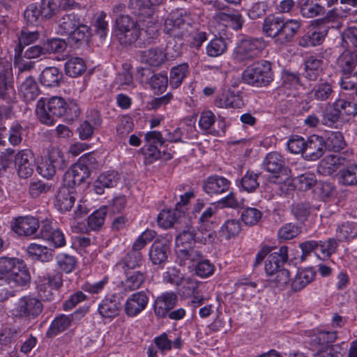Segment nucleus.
<instances>
[{
    "label": "nucleus",
    "mask_w": 357,
    "mask_h": 357,
    "mask_svg": "<svg viewBox=\"0 0 357 357\" xmlns=\"http://www.w3.org/2000/svg\"><path fill=\"white\" fill-rule=\"evenodd\" d=\"M36 111L40 121L47 126L53 125L57 117L66 116L73 120L79 114V108L75 102H67L59 96L49 99L41 98L37 102Z\"/></svg>",
    "instance_id": "nucleus-1"
},
{
    "label": "nucleus",
    "mask_w": 357,
    "mask_h": 357,
    "mask_svg": "<svg viewBox=\"0 0 357 357\" xmlns=\"http://www.w3.org/2000/svg\"><path fill=\"white\" fill-rule=\"evenodd\" d=\"M30 280L29 272L22 260L16 257H0V286H24Z\"/></svg>",
    "instance_id": "nucleus-2"
},
{
    "label": "nucleus",
    "mask_w": 357,
    "mask_h": 357,
    "mask_svg": "<svg viewBox=\"0 0 357 357\" xmlns=\"http://www.w3.org/2000/svg\"><path fill=\"white\" fill-rule=\"evenodd\" d=\"M71 6L70 0H42L40 3H30L24 12L27 24H37L42 19H50L60 10Z\"/></svg>",
    "instance_id": "nucleus-3"
},
{
    "label": "nucleus",
    "mask_w": 357,
    "mask_h": 357,
    "mask_svg": "<svg viewBox=\"0 0 357 357\" xmlns=\"http://www.w3.org/2000/svg\"><path fill=\"white\" fill-rule=\"evenodd\" d=\"M241 77L243 82L250 86H266L273 81L271 63L267 61L255 62L243 71Z\"/></svg>",
    "instance_id": "nucleus-4"
},
{
    "label": "nucleus",
    "mask_w": 357,
    "mask_h": 357,
    "mask_svg": "<svg viewBox=\"0 0 357 357\" xmlns=\"http://www.w3.org/2000/svg\"><path fill=\"white\" fill-rule=\"evenodd\" d=\"M190 24V14L184 9H176L166 19L164 31L174 37L183 38L187 36Z\"/></svg>",
    "instance_id": "nucleus-5"
},
{
    "label": "nucleus",
    "mask_w": 357,
    "mask_h": 357,
    "mask_svg": "<svg viewBox=\"0 0 357 357\" xmlns=\"http://www.w3.org/2000/svg\"><path fill=\"white\" fill-rule=\"evenodd\" d=\"M43 310L40 300L32 296H24L18 299L11 312L15 317L32 320L36 319Z\"/></svg>",
    "instance_id": "nucleus-6"
},
{
    "label": "nucleus",
    "mask_w": 357,
    "mask_h": 357,
    "mask_svg": "<svg viewBox=\"0 0 357 357\" xmlns=\"http://www.w3.org/2000/svg\"><path fill=\"white\" fill-rule=\"evenodd\" d=\"M115 35L121 45H130L139 38L140 29L137 22L129 15H123L117 17Z\"/></svg>",
    "instance_id": "nucleus-7"
},
{
    "label": "nucleus",
    "mask_w": 357,
    "mask_h": 357,
    "mask_svg": "<svg viewBox=\"0 0 357 357\" xmlns=\"http://www.w3.org/2000/svg\"><path fill=\"white\" fill-rule=\"evenodd\" d=\"M266 43L261 38H245L240 41L233 51V58L238 62L253 59L259 56Z\"/></svg>",
    "instance_id": "nucleus-8"
},
{
    "label": "nucleus",
    "mask_w": 357,
    "mask_h": 357,
    "mask_svg": "<svg viewBox=\"0 0 357 357\" xmlns=\"http://www.w3.org/2000/svg\"><path fill=\"white\" fill-rule=\"evenodd\" d=\"M217 211L214 205L206 207L199 218L197 238L200 243H206L213 241L216 236L213 230V218Z\"/></svg>",
    "instance_id": "nucleus-9"
},
{
    "label": "nucleus",
    "mask_w": 357,
    "mask_h": 357,
    "mask_svg": "<svg viewBox=\"0 0 357 357\" xmlns=\"http://www.w3.org/2000/svg\"><path fill=\"white\" fill-rule=\"evenodd\" d=\"M12 75L11 63L0 59V97L3 99L12 100L15 96L14 88L9 81Z\"/></svg>",
    "instance_id": "nucleus-10"
},
{
    "label": "nucleus",
    "mask_w": 357,
    "mask_h": 357,
    "mask_svg": "<svg viewBox=\"0 0 357 357\" xmlns=\"http://www.w3.org/2000/svg\"><path fill=\"white\" fill-rule=\"evenodd\" d=\"M15 165L21 178H28L33 172V154L30 149L19 151L15 155Z\"/></svg>",
    "instance_id": "nucleus-11"
},
{
    "label": "nucleus",
    "mask_w": 357,
    "mask_h": 357,
    "mask_svg": "<svg viewBox=\"0 0 357 357\" xmlns=\"http://www.w3.org/2000/svg\"><path fill=\"white\" fill-rule=\"evenodd\" d=\"M90 176V172L88 168L82 163L79 162L73 165L64 174V185L73 188L81 184Z\"/></svg>",
    "instance_id": "nucleus-12"
},
{
    "label": "nucleus",
    "mask_w": 357,
    "mask_h": 357,
    "mask_svg": "<svg viewBox=\"0 0 357 357\" xmlns=\"http://www.w3.org/2000/svg\"><path fill=\"white\" fill-rule=\"evenodd\" d=\"M149 302V298L144 291H138L130 295L126 303L124 310L129 317H135L143 311Z\"/></svg>",
    "instance_id": "nucleus-13"
},
{
    "label": "nucleus",
    "mask_w": 357,
    "mask_h": 357,
    "mask_svg": "<svg viewBox=\"0 0 357 357\" xmlns=\"http://www.w3.org/2000/svg\"><path fill=\"white\" fill-rule=\"evenodd\" d=\"M39 227V221L36 218L24 216L16 218L12 228L19 236H31L36 234Z\"/></svg>",
    "instance_id": "nucleus-14"
},
{
    "label": "nucleus",
    "mask_w": 357,
    "mask_h": 357,
    "mask_svg": "<svg viewBox=\"0 0 357 357\" xmlns=\"http://www.w3.org/2000/svg\"><path fill=\"white\" fill-rule=\"evenodd\" d=\"M230 181L222 176H211L204 181L203 190L208 195H220L227 192L230 187Z\"/></svg>",
    "instance_id": "nucleus-15"
},
{
    "label": "nucleus",
    "mask_w": 357,
    "mask_h": 357,
    "mask_svg": "<svg viewBox=\"0 0 357 357\" xmlns=\"http://www.w3.org/2000/svg\"><path fill=\"white\" fill-rule=\"evenodd\" d=\"M121 176L115 170L102 172L94 182V191L98 195H102L105 188L115 187L120 181Z\"/></svg>",
    "instance_id": "nucleus-16"
},
{
    "label": "nucleus",
    "mask_w": 357,
    "mask_h": 357,
    "mask_svg": "<svg viewBox=\"0 0 357 357\" xmlns=\"http://www.w3.org/2000/svg\"><path fill=\"white\" fill-rule=\"evenodd\" d=\"M345 159L337 155H330L323 158L317 167L318 172L324 176H332L344 167Z\"/></svg>",
    "instance_id": "nucleus-17"
},
{
    "label": "nucleus",
    "mask_w": 357,
    "mask_h": 357,
    "mask_svg": "<svg viewBox=\"0 0 357 357\" xmlns=\"http://www.w3.org/2000/svg\"><path fill=\"white\" fill-rule=\"evenodd\" d=\"M335 82L332 79L319 80L311 89L309 97L318 101H326L331 99L334 93Z\"/></svg>",
    "instance_id": "nucleus-18"
},
{
    "label": "nucleus",
    "mask_w": 357,
    "mask_h": 357,
    "mask_svg": "<svg viewBox=\"0 0 357 357\" xmlns=\"http://www.w3.org/2000/svg\"><path fill=\"white\" fill-rule=\"evenodd\" d=\"M324 139L318 135H311L306 141L305 158L308 160H316L321 158L325 151Z\"/></svg>",
    "instance_id": "nucleus-19"
},
{
    "label": "nucleus",
    "mask_w": 357,
    "mask_h": 357,
    "mask_svg": "<svg viewBox=\"0 0 357 357\" xmlns=\"http://www.w3.org/2000/svg\"><path fill=\"white\" fill-rule=\"evenodd\" d=\"M176 295L173 292H166L158 296L155 301L154 311L158 317H166L176 305Z\"/></svg>",
    "instance_id": "nucleus-20"
},
{
    "label": "nucleus",
    "mask_w": 357,
    "mask_h": 357,
    "mask_svg": "<svg viewBox=\"0 0 357 357\" xmlns=\"http://www.w3.org/2000/svg\"><path fill=\"white\" fill-rule=\"evenodd\" d=\"M121 310L120 303L114 295L105 296L98 305V312L101 317L112 319Z\"/></svg>",
    "instance_id": "nucleus-21"
},
{
    "label": "nucleus",
    "mask_w": 357,
    "mask_h": 357,
    "mask_svg": "<svg viewBox=\"0 0 357 357\" xmlns=\"http://www.w3.org/2000/svg\"><path fill=\"white\" fill-rule=\"evenodd\" d=\"M75 200L74 190L65 185L61 187L55 199V206L61 212L69 211Z\"/></svg>",
    "instance_id": "nucleus-22"
},
{
    "label": "nucleus",
    "mask_w": 357,
    "mask_h": 357,
    "mask_svg": "<svg viewBox=\"0 0 357 357\" xmlns=\"http://www.w3.org/2000/svg\"><path fill=\"white\" fill-rule=\"evenodd\" d=\"M169 252V246L165 240H156L151 245L149 250V259L155 265H161L167 259Z\"/></svg>",
    "instance_id": "nucleus-23"
},
{
    "label": "nucleus",
    "mask_w": 357,
    "mask_h": 357,
    "mask_svg": "<svg viewBox=\"0 0 357 357\" xmlns=\"http://www.w3.org/2000/svg\"><path fill=\"white\" fill-rule=\"evenodd\" d=\"M197 236V232L195 233L191 227L187 226L176 238L177 253L188 251V249L190 248L195 241L200 242Z\"/></svg>",
    "instance_id": "nucleus-24"
},
{
    "label": "nucleus",
    "mask_w": 357,
    "mask_h": 357,
    "mask_svg": "<svg viewBox=\"0 0 357 357\" xmlns=\"http://www.w3.org/2000/svg\"><path fill=\"white\" fill-rule=\"evenodd\" d=\"M315 275L316 272L312 268H305L298 270L291 281V290L296 292L304 289L314 280Z\"/></svg>",
    "instance_id": "nucleus-25"
},
{
    "label": "nucleus",
    "mask_w": 357,
    "mask_h": 357,
    "mask_svg": "<svg viewBox=\"0 0 357 357\" xmlns=\"http://www.w3.org/2000/svg\"><path fill=\"white\" fill-rule=\"evenodd\" d=\"M215 105L221 108H240L244 102L239 93L227 91L216 98Z\"/></svg>",
    "instance_id": "nucleus-26"
},
{
    "label": "nucleus",
    "mask_w": 357,
    "mask_h": 357,
    "mask_svg": "<svg viewBox=\"0 0 357 357\" xmlns=\"http://www.w3.org/2000/svg\"><path fill=\"white\" fill-rule=\"evenodd\" d=\"M72 321L71 315L61 314L55 317L47 331V336L52 337L66 331L70 326Z\"/></svg>",
    "instance_id": "nucleus-27"
},
{
    "label": "nucleus",
    "mask_w": 357,
    "mask_h": 357,
    "mask_svg": "<svg viewBox=\"0 0 357 357\" xmlns=\"http://www.w3.org/2000/svg\"><path fill=\"white\" fill-rule=\"evenodd\" d=\"M326 33V29L311 30L300 38L299 45L303 47L319 45L324 41Z\"/></svg>",
    "instance_id": "nucleus-28"
},
{
    "label": "nucleus",
    "mask_w": 357,
    "mask_h": 357,
    "mask_svg": "<svg viewBox=\"0 0 357 357\" xmlns=\"http://www.w3.org/2000/svg\"><path fill=\"white\" fill-rule=\"evenodd\" d=\"M19 93L24 101L34 100L39 94L38 84L32 77H27L20 86Z\"/></svg>",
    "instance_id": "nucleus-29"
},
{
    "label": "nucleus",
    "mask_w": 357,
    "mask_h": 357,
    "mask_svg": "<svg viewBox=\"0 0 357 357\" xmlns=\"http://www.w3.org/2000/svg\"><path fill=\"white\" fill-rule=\"evenodd\" d=\"M126 279L123 284L126 289L135 290L141 287L145 281L146 273L140 271H123Z\"/></svg>",
    "instance_id": "nucleus-30"
},
{
    "label": "nucleus",
    "mask_w": 357,
    "mask_h": 357,
    "mask_svg": "<svg viewBox=\"0 0 357 357\" xmlns=\"http://www.w3.org/2000/svg\"><path fill=\"white\" fill-rule=\"evenodd\" d=\"M301 27V23L296 20H289L285 22L282 21L280 44L287 43L292 40Z\"/></svg>",
    "instance_id": "nucleus-31"
},
{
    "label": "nucleus",
    "mask_w": 357,
    "mask_h": 357,
    "mask_svg": "<svg viewBox=\"0 0 357 357\" xmlns=\"http://www.w3.org/2000/svg\"><path fill=\"white\" fill-rule=\"evenodd\" d=\"M284 165L282 155L278 152L268 153L263 161V167L268 172L277 174Z\"/></svg>",
    "instance_id": "nucleus-32"
},
{
    "label": "nucleus",
    "mask_w": 357,
    "mask_h": 357,
    "mask_svg": "<svg viewBox=\"0 0 357 357\" xmlns=\"http://www.w3.org/2000/svg\"><path fill=\"white\" fill-rule=\"evenodd\" d=\"M323 61L314 56H308L305 61L304 75L310 80H315L322 70Z\"/></svg>",
    "instance_id": "nucleus-33"
},
{
    "label": "nucleus",
    "mask_w": 357,
    "mask_h": 357,
    "mask_svg": "<svg viewBox=\"0 0 357 357\" xmlns=\"http://www.w3.org/2000/svg\"><path fill=\"white\" fill-rule=\"evenodd\" d=\"M62 73L57 68L47 67L42 71L40 81L45 86L54 87L59 85Z\"/></svg>",
    "instance_id": "nucleus-34"
},
{
    "label": "nucleus",
    "mask_w": 357,
    "mask_h": 357,
    "mask_svg": "<svg viewBox=\"0 0 357 357\" xmlns=\"http://www.w3.org/2000/svg\"><path fill=\"white\" fill-rule=\"evenodd\" d=\"M281 26L282 20L280 18L271 15L265 18L263 31L268 36L276 38V41L279 43Z\"/></svg>",
    "instance_id": "nucleus-35"
},
{
    "label": "nucleus",
    "mask_w": 357,
    "mask_h": 357,
    "mask_svg": "<svg viewBox=\"0 0 357 357\" xmlns=\"http://www.w3.org/2000/svg\"><path fill=\"white\" fill-rule=\"evenodd\" d=\"M189 73V66L183 63L174 66L170 71L169 84L172 88H178Z\"/></svg>",
    "instance_id": "nucleus-36"
},
{
    "label": "nucleus",
    "mask_w": 357,
    "mask_h": 357,
    "mask_svg": "<svg viewBox=\"0 0 357 357\" xmlns=\"http://www.w3.org/2000/svg\"><path fill=\"white\" fill-rule=\"evenodd\" d=\"M337 181L344 185H355L357 184V165H351L347 167H342L336 174Z\"/></svg>",
    "instance_id": "nucleus-37"
},
{
    "label": "nucleus",
    "mask_w": 357,
    "mask_h": 357,
    "mask_svg": "<svg viewBox=\"0 0 357 357\" xmlns=\"http://www.w3.org/2000/svg\"><path fill=\"white\" fill-rule=\"evenodd\" d=\"M333 106L341 116H354L357 114V105L347 98H339L333 102Z\"/></svg>",
    "instance_id": "nucleus-38"
},
{
    "label": "nucleus",
    "mask_w": 357,
    "mask_h": 357,
    "mask_svg": "<svg viewBox=\"0 0 357 357\" xmlns=\"http://www.w3.org/2000/svg\"><path fill=\"white\" fill-rule=\"evenodd\" d=\"M27 252L33 259L41 261H50L53 255V251L51 249L36 243H31L27 247Z\"/></svg>",
    "instance_id": "nucleus-39"
},
{
    "label": "nucleus",
    "mask_w": 357,
    "mask_h": 357,
    "mask_svg": "<svg viewBox=\"0 0 357 357\" xmlns=\"http://www.w3.org/2000/svg\"><path fill=\"white\" fill-rule=\"evenodd\" d=\"M216 18L224 26H229L235 30L240 29L243 22V17L238 13H218L216 15Z\"/></svg>",
    "instance_id": "nucleus-40"
},
{
    "label": "nucleus",
    "mask_w": 357,
    "mask_h": 357,
    "mask_svg": "<svg viewBox=\"0 0 357 357\" xmlns=\"http://www.w3.org/2000/svg\"><path fill=\"white\" fill-rule=\"evenodd\" d=\"M76 258L68 254L59 253L56 257V264L58 269L65 273L73 272L77 266Z\"/></svg>",
    "instance_id": "nucleus-41"
},
{
    "label": "nucleus",
    "mask_w": 357,
    "mask_h": 357,
    "mask_svg": "<svg viewBox=\"0 0 357 357\" xmlns=\"http://www.w3.org/2000/svg\"><path fill=\"white\" fill-rule=\"evenodd\" d=\"M337 247V243L335 238L317 241L316 256L321 260H325L335 252Z\"/></svg>",
    "instance_id": "nucleus-42"
},
{
    "label": "nucleus",
    "mask_w": 357,
    "mask_h": 357,
    "mask_svg": "<svg viewBox=\"0 0 357 357\" xmlns=\"http://www.w3.org/2000/svg\"><path fill=\"white\" fill-rule=\"evenodd\" d=\"M142 261L141 252L131 250L123 257L120 265L123 271H130L141 266Z\"/></svg>",
    "instance_id": "nucleus-43"
},
{
    "label": "nucleus",
    "mask_w": 357,
    "mask_h": 357,
    "mask_svg": "<svg viewBox=\"0 0 357 357\" xmlns=\"http://www.w3.org/2000/svg\"><path fill=\"white\" fill-rule=\"evenodd\" d=\"M86 70V65L84 60L79 57H72L65 63L66 75L75 77L81 75Z\"/></svg>",
    "instance_id": "nucleus-44"
},
{
    "label": "nucleus",
    "mask_w": 357,
    "mask_h": 357,
    "mask_svg": "<svg viewBox=\"0 0 357 357\" xmlns=\"http://www.w3.org/2000/svg\"><path fill=\"white\" fill-rule=\"evenodd\" d=\"M290 280V273L287 269L280 268L271 276L268 281L273 287H277L280 289H284Z\"/></svg>",
    "instance_id": "nucleus-45"
},
{
    "label": "nucleus",
    "mask_w": 357,
    "mask_h": 357,
    "mask_svg": "<svg viewBox=\"0 0 357 357\" xmlns=\"http://www.w3.org/2000/svg\"><path fill=\"white\" fill-rule=\"evenodd\" d=\"M325 11L326 10L324 6L313 1H307L302 3L300 7L301 15L307 18L323 15Z\"/></svg>",
    "instance_id": "nucleus-46"
},
{
    "label": "nucleus",
    "mask_w": 357,
    "mask_h": 357,
    "mask_svg": "<svg viewBox=\"0 0 357 357\" xmlns=\"http://www.w3.org/2000/svg\"><path fill=\"white\" fill-rule=\"evenodd\" d=\"M183 216L176 210H162L158 216V225L162 228L168 229L173 226L176 221L178 220Z\"/></svg>",
    "instance_id": "nucleus-47"
},
{
    "label": "nucleus",
    "mask_w": 357,
    "mask_h": 357,
    "mask_svg": "<svg viewBox=\"0 0 357 357\" xmlns=\"http://www.w3.org/2000/svg\"><path fill=\"white\" fill-rule=\"evenodd\" d=\"M44 156L59 170L63 169L67 166L68 162L64 153L59 147L49 148L47 155Z\"/></svg>",
    "instance_id": "nucleus-48"
},
{
    "label": "nucleus",
    "mask_w": 357,
    "mask_h": 357,
    "mask_svg": "<svg viewBox=\"0 0 357 357\" xmlns=\"http://www.w3.org/2000/svg\"><path fill=\"white\" fill-rule=\"evenodd\" d=\"M166 55L163 50L158 48H153L144 51L142 54V59L150 66H158L165 60Z\"/></svg>",
    "instance_id": "nucleus-49"
},
{
    "label": "nucleus",
    "mask_w": 357,
    "mask_h": 357,
    "mask_svg": "<svg viewBox=\"0 0 357 357\" xmlns=\"http://www.w3.org/2000/svg\"><path fill=\"white\" fill-rule=\"evenodd\" d=\"M325 148L333 151H339L345 146L343 135L340 132H329L326 134L324 140Z\"/></svg>",
    "instance_id": "nucleus-50"
},
{
    "label": "nucleus",
    "mask_w": 357,
    "mask_h": 357,
    "mask_svg": "<svg viewBox=\"0 0 357 357\" xmlns=\"http://www.w3.org/2000/svg\"><path fill=\"white\" fill-rule=\"evenodd\" d=\"M79 22V18L75 15H66L59 20L58 31L61 34L69 36L73 29H75V26H78Z\"/></svg>",
    "instance_id": "nucleus-51"
},
{
    "label": "nucleus",
    "mask_w": 357,
    "mask_h": 357,
    "mask_svg": "<svg viewBox=\"0 0 357 357\" xmlns=\"http://www.w3.org/2000/svg\"><path fill=\"white\" fill-rule=\"evenodd\" d=\"M130 6L133 12L139 16L150 17L153 14L149 0H130Z\"/></svg>",
    "instance_id": "nucleus-52"
},
{
    "label": "nucleus",
    "mask_w": 357,
    "mask_h": 357,
    "mask_svg": "<svg viewBox=\"0 0 357 357\" xmlns=\"http://www.w3.org/2000/svg\"><path fill=\"white\" fill-rule=\"evenodd\" d=\"M227 50L225 40L220 37L210 40L206 46V54L211 57H217L224 54Z\"/></svg>",
    "instance_id": "nucleus-53"
},
{
    "label": "nucleus",
    "mask_w": 357,
    "mask_h": 357,
    "mask_svg": "<svg viewBox=\"0 0 357 357\" xmlns=\"http://www.w3.org/2000/svg\"><path fill=\"white\" fill-rule=\"evenodd\" d=\"M39 36L38 31L22 30L18 37L19 44L15 47V52L18 55L21 54L23 47L36 41L39 38Z\"/></svg>",
    "instance_id": "nucleus-54"
},
{
    "label": "nucleus",
    "mask_w": 357,
    "mask_h": 357,
    "mask_svg": "<svg viewBox=\"0 0 357 357\" xmlns=\"http://www.w3.org/2000/svg\"><path fill=\"white\" fill-rule=\"evenodd\" d=\"M241 230V223L236 219L227 220L222 224L220 228L222 235L227 239L236 236Z\"/></svg>",
    "instance_id": "nucleus-55"
},
{
    "label": "nucleus",
    "mask_w": 357,
    "mask_h": 357,
    "mask_svg": "<svg viewBox=\"0 0 357 357\" xmlns=\"http://www.w3.org/2000/svg\"><path fill=\"white\" fill-rule=\"evenodd\" d=\"M262 217L261 211L253 207H247L243 209L241 215L242 221L246 225L253 226L258 223Z\"/></svg>",
    "instance_id": "nucleus-56"
},
{
    "label": "nucleus",
    "mask_w": 357,
    "mask_h": 357,
    "mask_svg": "<svg viewBox=\"0 0 357 357\" xmlns=\"http://www.w3.org/2000/svg\"><path fill=\"white\" fill-rule=\"evenodd\" d=\"M338 63L344 74H351L357 63L356 55L349 52L344 53L339 58Z\"/></svg>",
    "instance_id": "nucleus-57"
},
{
    "label": "nucleus",
    "mask_w": 357,
    "mask_h": 357,
    "mask_svg": "<svg viewBox=\"0 0 357 357\" xmlns=\"http://www.w3.org/2000/svg\"><path fill=\"white\" fill-rule=\"evenodd\" d=\"M336 339L337 334L335 331H320L312 338V342L324 347L331 346L330 344L335 342Z\"/></svg>",
    "instance_id": "nucleus-58"
},
{
    "label": "nucleus",
    "mask_w": 357,
    "mask_h": 357,
    "mask_svg": "<svg viewBox=\"0 0 357 357\" xmlns=\"http://www.w3.org/2000/svg\"><path fill=\"white\" fill-rule=\"evenodd\" d=\"M215 119V116L211 111H204L200 114L199 126L204 131L216 134L217 131L212 130V126L214 125Z\"/></svg>",
    "instance_id": "nucleus-59"
},
{
    "label": "nucleus",
    "mask_w": 357,
    "mask_h": 357,
    "mask_svg": "<svg viewBox=\"0 0 357 357\" xmlns=\"http://www.w3.org/2000/svg\"><path fill=\"white\" fill-rule=\"evenodd\" d=\"M59 170L52 162H50L45 156L41 158L40 162L37 167V171L40 175L47 179L52 178Z\"/></svg>",
    "instance_id": "nucleus-60"
},
{
    "label": "nucleus",
    "mask_w": 357,
    "mask_h": 357,
    "mask_svg": "<svg viewBox=\"0 0 357 357\" xmlns=\"http://www.w3.org/2000/svg\"><path fill=\"white\" fill-rule=\"evenodd\" d=\"M106 215L105 208H99L91 213L88 218V227L91 230H98L104 224Z\"/></svg>",
    "instance_id": "nucleus-61"
},
{
    "label": "nucleus",
    "mask_w": 357,
    "mask_h": 357,
    "mask_svg": "<svg viewBox=\"0 0 357 357\" xmlns=\"http://www.w3.org/2000/svg\"><path fill=\"white\" fill-rule=\"evenodd\" d=\"M214 265L207 259L198 261L195 267V274L202 278L210 277L214 273Z\"/></svg>",
    "instance_id": "nucleus-62"
},
{
    "label": "nucleus",
    "mask_w": 357,
    "mask_h": 357,
    "mask_svg": "<svg viewBox=\"0 0 357 357\" xmlns=\"http://www.w3.org/2000/svg\"><path fill=\"white\" fill-rule=\"evenodd\" d=\"M296 185L301 190H307L317 183L315 175L310 172L304 173L294 180Z\"/></svg>",
    "instance_id": "nucleus-63"
},
{
    "label": "nucleus",
    "mask_w": 357,
    "mask_h": 357,
    "mask_svg": "<svg viewBox=\"0 0 357 357\" xmlns=\"http://www.w3.org/2000/svg\"><path fill=\"white\" fill-rule=\"evenodd\" d=\"M168 84V78L166 75L155 74L149 79V85L155 93H163Z\"/></svg>",
    "instance_id": "nucleus-64"
}]
</instances>
